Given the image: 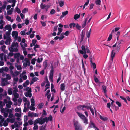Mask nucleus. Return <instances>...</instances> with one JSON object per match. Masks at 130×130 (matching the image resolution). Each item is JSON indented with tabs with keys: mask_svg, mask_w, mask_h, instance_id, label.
<instances>
[{
	"mask_svg": "<svg viewBox=\"0 0 130 130\" xmlns=\"http://www.w3.org/2000/svg\"><path fill=\"white\" fill-rule=\"evenodd\" d=\"M102 88L103 91L104 93H106L107 92L106 87L105 85H103L102 86Z\"/></svg>",
	"mask_w": 130,
	"mask_h": 130,
	"instance_id": "nucleus-23",
	"label": "nucleus"
},
{
	"mask_svg": "<svg viewBox=\"0 0 130 130\" xmlns=\"http://www.w3.org/2000/svg\"><path fill=\"white\" fill-rule=\"evenodd\" d=\"M47 6V5H45L43 3H41L40 5V8L41 9H45Z\"/></svg>",
	"mask_w": 130,
	"mask_h": 130,
	"instance_id": "nucleus-18",
	"label": "nucleus"
},
{
	"mask_svg": "<svg viewBox=\"0 0 130 130\" xmlns=\"http://www.w3.org/2000/svg\"><path fill=\"white\" fill-rule=\"evenodd\" d=\"M47 60H46L45 61L43 62V66L44 67V70H45L47 67Z\"/></svg>",
	"mask_w": 130,
	"mask_h": 130,
	"instance_id": "nucleus-22",
	"label": "nucleus"
},
{
	"mask_svg": "<svg viewBox=\"0 0 130 130\" xmlns=\"http://www.w3.org/2000/svg\"><path fill=\"white\" fill-rule=\"evenodd\" d=\"M94 79L95 81L96 82H99V80L98 78H97L94 75Z\"/></svg>",
	"mask_w": 130,
	"mask_h": 130,
	"instance_id": "nucleus-60",
	"label": "nucleus"
},
{
	"mask_svg": "<svg viewBox=\"0 0 130 130\" xmlns=\"http://www.w3.org/2000/svg\"><path fill=\"white\" fill-rule=\"evenodd\" d=\"M55 12L56 11L54 9H52L50 11V13L52 15L54 14Z\"/></svg>",
	"mask_w": 130,
	"mask_h": 130,
	"instance_id": "nucleus-40",
	"label": "nucleus"
},
{
	"mask_svg": "<svg viewBox=\"0 0 130 130\" xmlns=\"http://www.w3.org/2000/svg\"><path fill=\"white\" fill-rule=\"evenodd\" d=\"M38 119L39 120V124L42 125L45 122H46L45 119V118H42V119H40V118H38Z\"/></svg>",
	"mask_w": 130,
	"mask_h": 130,
	"instance_id": "nucleus-8",
	"label": "nucleus"
},
{
	"mask_svg": "<svg viewBox=\"0 0 130 130\" xmlns=\"http://www.w3.org/2000/svg\"><path fill=\"white\" fill-rule=\"evenodd\" d=\"M84 108H86V109H90V108H92V106L91 105H90L89 106H85L84 105Z\"/></svg>",
	"mask_w": 130,
	"mask_h": 130,
	"instance_id": "nucleus-55",
	"label": "nucleus"
},
{
	"mask_svg": "<svg viewBox=\"0 0 130 130\" xmlns=\"http://www.w3.org/2000/svg\"><path fill=\"white\" fill-rule=\"evenodd\" d=\"M40 22L42 26L45 27L46 26V23L45 22L41 21Z\"/></svg>",
	"mask_w": 130,
	"mask_h": 130,
	"instance_id": "nucleus-47",
	"label": "nucleus"
},
{
	"mask_svg": "<svg viewBox=\"0 0 130 130\" xmlns=\"http://www.w3.org/2000/svg\"><path fill=\"white\" fill-rule=\"evenodd\" d=\"M43 104L42 103H40L39 104L38 106V108L40 109L42 108Z\"/></svg>",
	"mask_w": 130,
	"mask_h": 130,
	"instance_id": "nucleus-39",
	"label": "nucleus"
},
{
	"mask_svg": "<svg viewBox=\"0 0 130 130\" xmlns=\"http://www.w3.org/2000/svg\"><path fill=\"white\" fill-rule=\"evenodd\" d=\"M45 119L46 120V122L47 123L49 121H51L52 120V117L51 115H50L48 118L47 117H45Z\"/></svg>",
	"mask_w": 130,
	"mask_h": 130,
	"instance_id": "nucleus-9",
	"label": "nucleus"
},
{
	"mask_svg": "<svg viewBox=\"0 0 130 130\" xmlns=\"http://www.w3.org/2000/svg\"><path fill=\"white\" fill-rule=\"evenodd\" d=\"M15 47H18V44L17 42L15 43L14 42H13L12 43L11 47H12V48H13Z\"/></svg>",
	"mask_w": 130,
	"mask_h": 130,
	"instance_id": "nucleus-14",
	"label": "nucleus"
},
{
	"mask_svg": "<svg viewBox=\"0 0 130 130\" xmlns=\"http://www.w3.org/2000/svg\"><path fill=\"white\" fill-rule=\"evenodd\" d=\"M76 25L75 23H71L69 24V27L71 28L72 27L74 28L75 26Z\"/></svg>",
	"mask_w": 130,
	"mask_h": 130,
	"instance_id": "nucleus-35",
	"label": "nucleus"
},
{
	"mask_svg": "<svg viewBox=\"0 0 130 130\" xmlns=\"http://www.w3.org/2000/svg\"><path fill=\"white\" fill-rule=\"evenodd\" d=\"M50 67L51 68V70L50 71V75L49 76V78L50 81L53 82L54 73V69L53 65L51 64V66Z\"/></svg>",
	"mask_w": 130,
	"mask_h": 130,
	"instance_id": "nucleus-3",
	"label": "nucleus"
},
{
	"mask_svg": "<svg viewBox=\"0 0 130 130\" xmlns=\"http://www.w3.org/2000/svg\"><path fill=\"white\" fill-rule=\"evenodd\" d=\"M68 13V11H65L63 12H62V15L60 16V18L61 19V18H63Z\"/></svg>",
	"mask_w": 130,
	"mask_h": 130,
	"instance_id": "nucleus-17",
	"label": "nucleus"
},
{
	"mask_svg": "<svg viewBox=\"0 0 130 130\" xmlns=\"http://www.w3.org/2000/svg\"><path fill=\"white\" fill-rule=\"evenodd\" d=\"M9 50L10 51L12 52H17L18 51V49L16 47L14 48L12 47H10L9 48Z\"/></svg>",
	"mask_w": 130,
	"mask_h": 130,
	"instance_id": "nucleus-10",
	"label": "nucleus"
},
{
	"mask_svg": "<svg viewBox=\"0 0 130 130\" xmlns=\"http://www.w3.org/2000/svg\"><path fill=\"white\" fill-rule=\"evenodd\" d=\"M112 37V34H110L109 36L107 39L108 41H110Z\"/></svg>",
	"mask_w": 130,
	"mask_h": 130,
	"instance_id": "nucleus-51",
	"label": "nucleus"
},
{
	"mask_svg": "<svg viewBox=\"0 0 130 130\" xmlns=\"http://www.w3.org/2000/svg\"><path fill=\"white\" fill-rule=\"evenodd\" d=\"M61 73H59V77L58 79H57V82L58 83L59 81H60L61 79Z\"/></svg>",
	"mask_w": 130,
	"mask_h": 130,
	"instance_id": "nucleus-46",
	"label": "nucleus"
},
{
	"mask_svg": "<svg viewBox=\"0 0 130 130\" xmlns=\"http://www.w3.org/2000/svg\"><path fill=\"white\" fill-rule=\"evenodd\" d=\"M8 94L9 95H11L12 94V91L11 89H9L8 90Z\"/></svg>",
	"mask_w": 130,
	"mask_h": 130,
	"instance_id": "nucleus-56",
	"label": "nucleus"
},
{
	"mask_svg": "<svg viewBox=\"0 0 130 130\" xmlns=\"http://www.w3.org/2000/svg\"><path fill=\"white\" fill-rule=\"evenodd\" d=\"M73 124L75 129L81 126L80 124L77 121H73Z\"/></svg>",
	"mask_w": 130,
	"mask_h": 130,
	"instance_id": "nucleus-4",
	"label": "nucleus"
},
{
	"mask_svg": "<svg viewBox=\"0 0 130 130\" xmlns=\"http://www.w3.org/2000/svg\"><path fill=\"white\" fill-rule=\"evenodd\" d=\"M123 64L124 66H125L126 68L128 67V63L126 61H125Z\"/></svg>",
	"mask_w": 130,
	"mask_h": 130,
	"instance_id": "nucleus-54",
	"label": "nucleus"
},
{
	"mask_svg": "<svg viewBox=\"0 0 130 130\" xmlns=\"http://www.w3.org/2000/svg\"><path fill=\"white\" fill-rule=\"evenodd\" d=\"M11 28V26L10 25H6L4 27V28L5 30H8Z\"/></svg>",
	"mask_w": 130,
	"mask_h": 130,
	"instance_id": "nucleus-32",
	"label": "nucleus"
},
{
	"mask_svg": "<svg viewBox=\"0 0 130 130\" xmlns=\"http://www.w3.org/2000/svg\"><path fill=\"white\" fill-rule=\"evenodd\" d=\"M60 89L62 91H63L65 89V86L64 83L61 84L60 85Z\"/></svg>",
	"mask_w": 130,
	"mask_h": 130,
	"instance_id": "nucleus-24",
	"label": "nucleus"
},
{
	"mask_svg": "<svg viewBox=\"0 0 130 130\" xmlns=\"http://www.w3.org/2000/svg\"><path fill=\"white\" fill-rule=\"evenodd\" d=\"M100 118L101 119V120L104 121H105L107 120L108 119L106 117H103L101 115H100Z\"/></svg>",
	"mask_w": 130,
	"mask_h": 130,
	"instance_id": "nucleus-27",
	"label": "nucleus"
},
{
	"mask_svg": "<svg viewBox=\"0 0 130 130\" xmlns=\"http://www.w3.org/2000/svg\"><path fill=\"white\" fill-rule=\"evenodd\" d=\"M26 29H25V30H24L25 31H21L20 32L21 34L22 35H24L25 34V31H26Z\"/></svg>",
	"mask_w": 130,
	"mask_h": 130,
	"instance_id": "nucleus-57",
	"label": "nucleus"
},
{
	"mask_svg": "<svg viewBox=\"0 0 130 130\" xmlns=\"http://www.w3.org/2000/svg\"><path fill=\"white\" fill-rule=\"evenodd\" d=\"M111 108L115 109L116 111H117L119 109V108L116 106L115 104L112 105H111Z\"/></svg>",
	"mask_w": 130,
	"mask_h": 130,
	"instance_id": "nucleus-25",
	"label": "nucleus"
},
{
	"mask_svg": "<svg viewBox=\"0 0 130 130\" xmlns=\"http://www.w3.org/2000/svg\"><path fill=\"white\" fill-rule=\"evenodd\" d=\"M77 113L78 116L83 120L84 123L86 124H88V119L82 113L77 112Z\"/></svg>",
	"mask_w": 130,
	"mask_h": 130,
	"instance_id": "nucleus-2",
	"label": "nucleus"
},
{
	"mask_svg": "<svg viewBox=\"0 0 130 130\" xmlns=\"http://www.w3.org/2000/svg\"><path fill=\"white\" fill-rule=\"evenodd\" d=\"M16 20L17 21L20 22L21 21V19L19 15H17V17Z\"/></svg>",
	"mask_w": 130,
	"mask_h": 130,
	"instance_id": "nucleus-63",
	"label": "nucleus"
},
{
	"mask_svg": "<svg viewBox=\"0 0 130 130\" xmlns=\"http://www.w3.org/2000/svg\"><path fill=\"white\" fill-rule=\"evenodd\" d=\"M76 86L77 87H78V88H77V87H75L74 88V90L75 91H77L79 90L80 87V85L78 83H77L76 84Z\"/></svg>",
	"mask_w": 130,
	"mask_h": 130,
	"instance_id": "nucleus-31",
	"label": "nucleus"
},
{
	"mask_svg": "<svg viewBox=\"0 0 130 130\" xmlns=\"http://www.w3.org/2000/svg\"><path fill=\"white\" fill-rule=\"evenodd\" d=\"M37 40L36 39H33L32 40V42L33 44V46H35V43H36Z\"/></svg>",
	"mask_w": 130,
	"mask_h": 130,
	"instance_id": "nucleus-64",
	"label": "nucleus"
},
{
	"mask_svg": "<svg viewBox=\"0 0 130 130\" xmlns=\"http://www.w3.org/2000/svg\"><path fill=\"white\" fill-rule=\"evenodd\" d=\"M80 15V13H79V14H76L74 15V18L75 20H76L79 18Z\"/></svg>",
	"mask_w": 130,
	"mask_h": 130,
	"instance_id": "nucleus-26",
	"label": "nucleus"
},
{
	"mask_svg": "<svg viewBox=\"0 0 130 130\" xmlns=\"http://www.w3.org/2000/svg\"><path fill=\"white\" fill-rule=\"evenodd\" d=\"M33 113H31L30 111L28 113V116L30 117L31 118L33 117Z\"/></svg>",
	"mask_w": 130,
	"mask_h": 130,
	"instance_id": "nucleus-44",
	"label": "nucleus"
},
{
	"mask_svg": "<svg viewBox=\"0 0 130 130\" xmlns=\"http://www.w3.org/2000/svg\"><path fill=\"white\" fill-rule=\"evenodd\" d=\"M6 18L7 19L8 21H10L11 20V18L9 16H7L6 17Z\"/></svg>",
	"mask_w": 130,
	"mask_h": 130,
	"instance_id": "nucleus-62",
	"label": "nucleus"
},
{
	"mask_svg": "<svg viewBox=\"0 0 130 130\" xmlns=\"http://www.w3.org/2000/svg\"><path fill=\"white\" fill-rule=\"evenodd\" d=\"M6 47V46L5 45H3L0 48L1 50L2 51H3L5 53H6L5 52V50Z\"/></svg>",
	"mask_w": 130,
	"mask_h": 130,
	"instance_id": "nucleus-33",
	"label": "nucleus"
},
{
	"mask_svg": "<svg viewBox=\"0 0 130 130\" xmlns=\"http://www.w3.org/2000/svg\"><path fill=\"white\" fill-rule=\"evenodd\" d=\"M6 78H7V80H10L11 79V77L10 75L9 74H7L6 75Z\"/></svg>",
	"mask_w": 130,
	"mask_h": 130,
	"instance_id": "nucleus-50",
	"label": "nucleus"
},
{
	"mask_svg": "<svg viewBox=\"0 0 130 130\" xmlns=\"http://www.w3.org/2000/svg\"><path fill=\"white\" fill-rule=\"evenodd\" d=\"M85 35V32L84 31L82 30L81 32V34L80 35L81 41L80 42H81L83 41Z\"/></svg>",
	"mask_w": 130,
	"mask_h": 130,
	"instance_id": "nucleus-11",
	"label": "nucleus"
},
{
	"mask_svg": "<svg viewBox=\"0 0 130 130\" xmlns=\"http://www.w3.org/2000/svg\"><path fill=\"white\" fill-rule=\"evenodd\" d=\"M84 105H80L78 107V109L79 110H85V109H84Z\"/></svg>",
	"mask_w": 130,
	"mask_h": 130,
	"instance_id": "nucleus-20",
	"label": "nucleus"
},
{
	"mask_svg": "<svg viewBox=\"0 0 130 130\" xmlns=\"http://www.w3.org/2000/svg\"><path fill=\"white\" fill-rule=\"evenodd\" d=\"M36 60V59L35 58H33L31 60V63L33 64L34 65L35 64V61Z\"/></svg>",
	"mask_w": 130,
	"mask_h": 130,
	"instance_id": "nucleus-53",
	"label": "nucleus"
},
{
	"mask_svg": "<svg viewBox=\"0 0 130 130\" xmlns=\"http://www.w3.org/2000/svg\"><path fill=\"white\" fill-rule=\"evenodd\" d=\"M15 10L19 14L21 12L20 10L18 8L17 6L15 8Z\"/></svg>",
	"mask_w": 130,
	"mask_h": 130,
	"instance_id": "nucleus-38",
	"label": "nucleus"
},
{
	"mask_svg": "<svg viewBox=\"0 0 130 130\" xmlns=\"http://www.w3.org/2000/svg\"><path fill=\"white\" fill-rule=\"evenodd\" d=\"M29 23V20L28 19H26L25 20V23L26 25H28Z\"/></svg>",
	"mask_w": 130,
	"mask_h": 130,
	"instance_id": "nucleus-49",
	"label": "nucleus"
},
{
	"mask_svg": "<svg viewBox=\"0 0 130 130\" xmlns=\"http://www.w3.org/2000/svg\"><path fill=\"white\" fill-rule=\"evenodd\" d=\"M12 104V102L10 100L8 101V103L6 104V106L8 108H10L11 107Z\"/></svg>",
	"mask_w": 130,
	"mask_h": 130,
	"instance_id": "nucleus-13",
	"label": "nucleus"
},
{
	"mask_svg": "<svg viewBox=\"0 0 130 130\" xmlns=\"http://www.w3.org/2000/svg\"><path fill=\"white\" fill-rule=\"evenodd\" d=\"M115 49L112 50L111 53V58L112 61H113V60L116 53L115 52H114V51H115L116 52H119L120 48V46L117 45Z\"/></svg>",
	"mask_w": 130,
	"mask_h": 130,
	"instance_id": "nucleus-1",
	"label": "nucleus"
},
{
	"mask_svg": "<svg viewBox=\"0 0 130 130\" xmlns=\"http://www.w3.org/2000/svg\"><path fill=\"white\" fill-rule=\"evenodd\" d=\"M123 42V40L122 39L118 41L117 42H116V43L112 47H116L117 45L121 46L120 44H121Z\"/></svg>",
	"mask_w": 130,
	"mask_h": 130,
	"instance_id": "nucleus-6",
	"label": "nucleus"
},
{
	"mask_svg": "<svg viewBox=\"0 0 130 130\" xmlns=\"http://www.w3.org/2000/svg\"><path fill=\"white\" fill-rule=\"evenodd\" d=\"M20 55V54L19 53H16L14 54V58H19Z\"/></svg>",
	"mask_w": 130,
	"mask_h": 130,
	"instance_id": "nucleus-29",
	"label": "nucleus"
},
{
	"mask_svg": "<svg viewBox=\"0 0 130 130\" xmlns=\"http://www.w3.org/2000/svg\"><path fill=\"white\" fill-rule=\"evenodd\" d=\"M79 52L80 53L82 54H86V50L85 51H83L82 50H80L79 51Z\"/></svg>",
	"mask_w": 130,
	"mask_h": 130,
	"instance_id": "nucleus-52",
	"label": "nucleus"
},
{
	"mask_svg": "<svg viewBox=\"0 0 130 130\" xmlns=\"http://www.w3.org/2000/svg\"><path fill=\"white\" fill-rule=\"evenodd\" d=\"M90 123L89 125V127L90 128L93 127L94 128H96L97 127L95 126V125L94 123L92 121H90Z\"/></svg>",
	"mask_w": 130,
	"mask_h": 130,
	"instance_id": "nucleus-12",
	"label": "nucleus"
},
{
	"mask_svg": "<svg viewBox=\"0 0 130 130\" xmlns=\"http://www.w3.org/2000/svg\"><path fill=\"white\" fill-rule=\"evenodd\" d=\"M15 111L16 112H21V108H19L17 107L15 109Z\"/></svg>",
	"mask_w": 130,
	"mask_h": 130,
	"instance_id": "nucleus-42",
	"label": "nucleus"
},
{
	"mask_svg": "<svg viewBox=\"0 0 130 130\" xmlns=\"http://www.w3.org/2000/svg\"><path fill=\"white\" fill-rule=\"evenodd\" d=\"M7 39L5 41V43L6 45H8L9 44H10V42L11 40V38H6Z\"/></svg>",
	"mask_w": 130,
	"mask_h": 130,
	"instance_id": "nucleus-19",
	"label": "nucleus"
},
{
	"mask_svg": "<svg viewBox=\"0 0 130 130\" xmlns=\"http://www.w3.org/2000/svg\"><path fill=\"white\" fill-rule=\"evenodd\" d=\"M95 2L97 5H100V3H101V0H96Z\"/></svg>",
	"mask_w": 130,
	"mask_h": 130,
	"instance_id": "nucleus-43",
	"label": "nucleus"
},
{
	"mask_svg": "<svg viewBox=\"0 0 130 130\" xmlns=\"http://www.w3.org/2000/svg\"><path fill=\"white\" fill-rule=\"evenodd\" d=\"M76 28L78 30H80L81 28L80 26L79 25L78 23H77L75 25Z\"/></svg>",
	"mask_w": 130,
	"mask_h": 130,
	"instance_id": "nucleus-36",
	"label": "nucleus"
},
{
	"mask_svg": "<svg viewBox=\"0 0 130 130\" xmlns=\"http://www.w3.org/2000/svg\"><path fill=\"white\" fill-rule=\"evenodd\" d=\"M29 81L28 80H27L23 84V86L24 87H26L27 85L29 84Z\"/></svg>",
	"mask_w": 130,
	"mask_h": 130,
	"instance_id": "nucleus-21",
	"label": "nucleus"
},
{
	"mask_svg": "<svg viewBox=\"0 0 130 130\" xmlns=\"http://www.w3.org/2000/svg\"><path fill=\"white\" fill-rule=\"evenodd\" d=\"M29 109L31 110L34 111L35 110V108L34 106H30L29 107Z\"/></svg>",
	"mask_w": 130,
	"mask_h": 130,
	"instance_id": "nucleus-59",
	"label": "nucleus"
},
{
	"mask_svg": "<svg viewBox=\"0 0 130 130\" xmlns=\"http://www.w3.org/2000/svg\"><path fill=\"white\" fill-rule=\"evenodd\" d=\"M91 63L92 64L93 68L94 69H95L96 68V66L95 63L93 62H92Z\"/></svg>",
	"mask_w": 130,
	"mask_h": 130,
	"instance_id": "nucleus-58",
	"label": "nucleus"
},
{
	"mask_svg": "<svg viewBox=\"0 0 130 130\" xmlns=\"http://www.w3.org/2000/svg\"><path fill=\"white\" fill-rule=\"evenodd\" d=\"M10 33L6 32L5 34H4L3 35L4 39H6V38H11L10 37Z\"/></svg>",
	"mask_w": 130,
	"mask_h": 130,
	"instance_id": "nucleus-7",
	"label": "nucleus"
},
{
	"mask_svg": "<svg viewBox=\"0 0 130 130\" xmlns=\"http://www.w3.org/2000/svg\"><path fill=\"white\" fill-rule=\"evenodd\" d=\"M32 92L31 89L29 90L28 92H26L24 93V95L26 97H29L31 98L32 97V94L31 93Z\"/></svg>",
	"mask_w": 130,
	"mask_h": 130,
	"instance_id": "nucleus-5",
	"label": "nucleus"
},
{
	"mask_svg": "<svg viewBox=\"0 0 130 130\" xmlns=\"http://www.w3.org/2000/svg\"><path fill=\"white\" fill-rule=\"evenodd\" d=\"M15 66L18 70H20L22 69V68L20 65H18L17 63H15Z\"/></svg>",
	"mask_w": 130,
	"mask_h": 130,
	"instance_id": "nucleus-28",
	"label": "nucleus"
},
{
	"mask_svg": "<svg viewBox=\"0 0 130 130\" xmlns=\"http://www.w3.org/2000/svg\"><path fill=\"white\" fill-rule=\"evenodd\" d=\"M28 122L30 125H31L33 124V122L32 120L31 119L29 120Z\"/></svg>",
	"mask_w": 130,
	"mask_h": 130,
	"instance_id": "nucleus-61",
	"label": "nucleus"
},
{
	"mask_svg": "<svg viewBox=\"0 0 130 130\" xmlns=\"http://www.w3.org/2000/svg\"><path fill=\"white\" fill-rule=\"evenodd\" d=\"M116 103L117 105L119 107H121V104L118 101H116Z\"/></svg>",
	"mask_w": 130,
	"mask_h": 130,
	"instance_id": "nucleus-48",
	"label": "nucleus"
},
{
	"mask_svg": "<svg viewBox=\"0 0 130 130\" xmlns=\"http://www.w3.org/2000/svg\"><path fill=\"white\" fill-rule=\"evenodd\" d=\"M28 10L27 8H25L23 9V10L22 11V12L24 13H25L28 12Z\"/></svg>",
	"mask_w": 130,
	"mask_h": 130,
	"instance_id": "nucleus-37",
	"label": "nucleus"
},
{
	"mask_svg": "<svg viewBox=\"0 0 130 130\" xmlns=\"http://www.w3.org/2000/svg\"><path fill=\"white\" fill-rule=\"evenodd\" d=\"M26 103H25L24 104V107L23 110V112H25L27 110V108L26 107Z\"/></svg>",
	"mask_w": 130,
	"mask_h": 130,
	"instance_id": "nucleus-45",
	"label": "nucleus"
},
{
	"mask_svg": "<svg viewBox=\"0 0 130 130\" xmlns=\"http://www.w3.org/2000/svg\"><path fill=\"white\" fill-rule=\"evenodd\" d=\"M89 18V17H87L86 19H85V20L84 21V23L83 24H82V28H84L85 27V26L86 24V22L87 21L88 19Z\"/></svg>",
	"mask_w": 130,
	"mask_h": 130,
	"instance_id": "nucleus-16",
	"label": "nucleus"
},
{
	"mask_svg": "<svg viewBox=\"0 0 130 130\" xmlns=\"http://www.w3.org/2000/svg\"><path fill=\"white\" fill-rule=\"evenodd\" d=\"M38 123H39V120L38 119H36L34 121L33 124L34 125H36Z\"/></svg>",
	"mask_w": 130,
	"mask_h": 130,
	"instance_id": "nucleus-41",
	"label": "nucleus"
},
{
	"mask_svg": "<svg viewBox=\"0 0 130 130\" xmlns=\"http://www.w3.org/2000/svg\"><path fill=\"white\" fill-rule=\"evenodd\" d=\"M46 124H45V125H43L42 126H40V130H46Z\"/></svg>",
	"mask_w": 130,
	"mask_h": 130,
	"instance_id": "nucleus-30",
	"label": "nucleus"
},
{
	"mask_svg": "<svg viewBox=\"0 0 130 130\" xmlns=\"http://www.w3.org/2000/svg\"><path fill=\"white\" fill-rule=\"evenodd\" d=\"M64 2L63 1H60L59 3V6L61 7H62L64 5Z\"/></svg>",
	"mask_w": 130,
	"mask_h": 130,
	"instance_id": "nucleus-34",
	"label": "nucleus"
},
{
	"mask_svg": "<svg viewBox=\"0 0 130 130\" xmlns=\"http://www.w3.org/2000/svg\"><path fill=\"white\" fill-rule=\"evenodd\" d=\"M12 35L13 37L15 36V38H17L18 37V33L17 31H13L12 33Z\"/></svg>",
	"mask_w": 130,
	"mask_h": 130,
	"instance_id": "nucleus-15",
	"label": "nucleus"
}]
</instances>
